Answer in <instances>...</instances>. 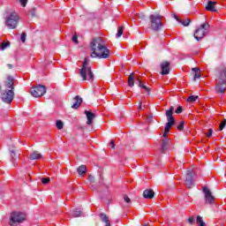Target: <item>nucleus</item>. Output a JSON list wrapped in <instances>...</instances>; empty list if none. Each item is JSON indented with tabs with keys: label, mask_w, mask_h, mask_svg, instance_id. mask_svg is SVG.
<instances>
[{
	"label": "nucleus",
	"mask_w": 226,
	"mask_h": 226,
	"mask_svg": "<svg viewBox=\"0 0 226 226\" xmlns=\"http://www.w3.org/2000/svg\"><path fill=\"white\" fill-rule=\"evenodd\" d=\"M92 50L91 57H98L99 59H109L110 56V49L105 46L103 39L97 37L94 38L90 42Z\"/></svg>",
	"instance_id": "1"
},
{
	"label": "nucleus",
	"mask_w": 226,
	"mask_h": 226,
	"mask_svg": "<svg viewBox=\"0 0 226 226\" xmlns=\"http://www.w3.org/2000/svg\"><path fill=\"white\" fill-rule=\"evenodd\" d=\"M15 78L11 75L6 77V80L4 82L5 89L1 94L2 101L4 103H11L13 102V98L15 97Z\"/></svg>",
	"instance_id": "2"
},
{
	"label": "nucleus",
	"mask_w": 226,
	"mask_h": 226,
	"mask_svg": "<svg viewBox=\"0 0 226 226\" xmlns=\"http://www.w3.org/2000/svg\"><path fill=\"white\" fill-rule=\"evenodd\" d=\"M216 82L215 91L218 94H224L226 91V66L225 64H221L216 72Z\"/></svg>",
	"instance_id": "3"
},
{
	"label": "nucleus",
	"mask_w": 226,
	"mask_h": 226,
	"mask_svg": "<svg viewBox=\"0 0 226 226\" xmlns=\"http://www.w3.org/2000/svg\"><path fill=\"white\" fill-rule=\"evenodd\" d=\"M19 22H20V16H19L17 11L6 12L4 25L7 26V29H17L19 27Z\"/></svg>",
	"instance_id": "4"
},
{
	"label": "nucleus",
	"mask_w": 226,
	"mask_h": 226,
	"mask_svg": "<svg viewBox=\"0 0 226 226\" xmlns=\"http://www.w3.org/2000/svg\"><path fill=\"white\" fill-rule=\"evenodd\" d=\"M79 75L82 80H87V76L89 80H93V71H91V64L87 63V58H85L83 62L82 68L79 70Z\"/></svg>",
	"instance_id": "5"
},
{
	"label": "nucleus",
	"mask_w": 226,
	"mask_h": 226,
	"mask_svg": "<svg viewBox=\"0 0 226 226\" xmlns=\"http://www.w3.org/2000/svg\"><path fill=\"white\" fill-rule=\"evenodd\" d=\"M26 220V214L22 212H12L10 215L9 224L11 226H17Z\"/></svg>",
	"instance_id": "6"
},
{
	"label": "nucleus",
	"mask_w": 226,
	"mask_h": 226,
	"mask_svg": "<svg viewBox=\"0 0 226 226\" xmlns=\"http://www.w3.org/2000/svg\"><path fill=\"white\" fill-rule=\"evenodd\" d=\"M149 19L151 20V29H153V31H160L161 27H163V24L162 23V15L152 14Z\"/></svg>",
	"instance_id": "7"
},
{
	"label": "nucleus",
	"mask_w": 226,
	"mask_h": 226,
	"mask_svg": "<svg viewBox=\"0 0 226 226\" xmlns=\"http://www.w3.org/2000/svg\"><path fill=\"white\" fill-rule=\"evenodd\" d=\"M209 27V23L205 22L195 31L194 38L197 41H200L206 34H207V28Z\"/></svg>",
	"instance_id": "8"
},
{
	"label": "nucleus",
	"mask_w": 226,
	"mask_h": 226,
	"mask_svg": "<svg viewBox=\"0 0 226 226\" xmlns=\"http://www.w3.org/2000/svg\"><path fill=\"white\" fill-rule=\"evenodd\" d=\"M30 93H31L32 96H34V98H40V97L43 96V94H45V93H47V88L43 85H38L35 87H32L30 89Z\"/></svg>",
	"instance_id": "9"
},
{
	"label": "nucleus",
	"mask_w": 226,
	"mask_h": 226,
	"mask_svg": "<svg viewBox=\"0 0 226 226\" xmlns=\"http://www.w3.org/2000/svg\"><path fill=\"white\" fill-rule=\"evenodd\" d=\"M193 177H195V172L192 170L186 171L185 184L187 188L193 186Z\"/></svg>",
	"instance_id": "10"
},
{
	"label": "nucleus",
	"mask_w": 226,
	"mask_h": 226,
	"mask_svg": "<svg viewBox=\"0 0 226 226\" xmlns=\"http://www.w3.org/2000/svg\"><path fill=\"white\" fill-rule=\"evenodd\" d=\"M203 193L205 194V200L207 204H215V197L207 187L203 188Z\"/></svg>",
	"instance_id": "11"
},
{
	"label": "nucleus",
	"mask_w": 226,
	"mask_h": 226,
	"mask_svg": "<svg viewBox=\"0 0 226 226\" xmlns=\"http://www.w3.org/2000/svg\"><path fill=\"white\" fill-rule=\"evenodd\" d=\"M161 74L162 75H169L170 73V63L169 62H162L161 64Z\"/></svg>",
	"instance_id": "12"
},
{
	"label": "nucleus",
	"mask_w": 226,
	"mask_h": 226,
	"mask_svg": "<svg viewBox=\"0 0 226 226\" xmlns=\"http://www.w3.org/2000/svg\"><path fill=\"white\" fill-rule=\"evenodd\" d=\"M168 123H166L165 128H164V133L162 134V137H167V134L170 133V129L174 124H176L175 120H167Z\"/></svg>",
	"instance_id": "13"
},
{
	"label": "nucleus",
	"mask_w": 226,
	"mask_h": 226,
	"mask_svg": "<svg viewBox=\"0 0 226 226\" xmlns=\"http://www.w3.org/2000/svg\"><path fill=\"white\" fill-rule=\"evenodd\" d=\"M85 114L87 116V124L91 125L93 124V119H94L96 117V115L91 111L88 110H85Z\"/></svg>",
	"instance_id": "14"
},
{
	"label": "nucleus",
	"mask_w": 226,
	"mask_h": 226,
	"mask_svg": "<svg viewBox=\"0 0 226 226\" xmlns=\"http://www.w3.org/2000/svg\"><path fill=\"white\" fill-rule=\"evenodd\" d=\"M170 144V139L167 137V134L165 137H163L162 140V153H164L169 147V145Z\"/></svg>",
	"instance_id": "15"
},
{
	"label": "nucleus",
	"mask_w": 226,
	"mask_h": 226,
	"mask_svg": "<svg viewBox=\"0 0 226 226\" xmlns=\"http://www.w3.org/2000/svg\"><path fill=\"white\" fill-rule=\"evenodd\" d=\"M207 11H216V2L209 1L206 6Z\"/></svg>",
	"instance_id": "16"
},
{
	"label": "nucleus",
	"mask_w": 226,
	"mask_h": 226,
	"mask_svg": "<svg viewBox=\"0 0 226 226\" xmlns=\"http://www.w3.org/2000/svg\"><path fill=\"white\" fill-rule=\"evenodd\" d=\"M82 104V98H80L79 95H76L74 97V103L72 106V109H79L80 105Z\"/></svg>",
	"instance_id": "17"
},
{
	"label": "nucleus",
	"mask_w": 226,
	"mask_h": 226,
	"mask_svg": "<svg viewBox=\"0 0 226 226\" xmlns=\"http://www.w3.org/2000/svg\"><path fill=\"white\" fill-rule=\"evenodd\" d=\"M143 197L145 199H153L154 197V192L153 190H145L143 192Z\"/></svg>",
	"instance_id": "18"
},
{
	"label": "nucleus",
	"mask_w": 226,
	"mask_h": 226,
	"mask_svg": "<svg viewBox=\"0 0 226 226\" xmlns=\"http://www.w3.org/2000/svg\"><path fill=\"white\" fill-rule=\"evenodd\" d=\"M128 86L129 87H133L135 86V75H133V72L128 77Z\"/></svg>",
	"instance_id": "19"
},
{
	"label": "nucleus",
	"mask_w": 226,
	"mask_h": 226,
	"mask_svg": "<svg viewBox=\"0 0 226 226\" xmlns=\"http://www.w3.org/2000/svg\"><path fill=\"white\" fill-rule=\"evenodd\" d=\"M172 114H174V107L171 106L170 109L166 110L167 120H174Z\"/></svg>",
	"instance_id": "20"
},
{
	"label": "nucleus",
	"mask_w": 226,
	"mask_h": 226,
	"mask_svg": "<svg viewBox=\"0 0 226 226\" xmlns=\"http://www.w3.org/2000/svg\"><path fill=\"white\" fill-rule=\"evenodd\" d=\"M11 160L15 162V160H19V156H20V154L17 150H10Z\"/></svg>",
	"instance_id": "21"
},
{
	"label": "nucleus",
	"mask_w": 226,
	"mask_h": 226,
	"mask_svg": "<svg viewBox=\"0 0 226 226\" xmlns=\"http://www.w3.org/2000/svg\"><path fill=\"white\" fill-rule=\"evenodd\" d=\"M40 158H41V154L37 151H34L30 154V160H40Z\"/></svg>",
	"instance_id": "22"
},
{
	"label": "nucleus",
	"mask_w": 226,
	"mask_h": 226,
	"mask_svg": "<svg viewBox=\"0 0 226 226\" xmlns=\"http://www.w3.org/2000/svg\"><path fill=\"white\" fill-rule=\"evenodd\" d=\"M102 222L106 223L105 226H110V221H109V217L105 214H101Z\"/></svg>",
	"instance_id": "23"
},
{
	"label": "nucleus",
	"mask_w": 226,
	"mask_h": 226,
	"mask_svg": "<svg viewBox=\"0 0 226 226\" xmlns=\"http://www.w3.org/2000/svg\"><path fill=\"white\" fill-rule=\"evenodd\" d=\"M78 174H79V176H82V174H86L87 169L86 168L85 165H81L78 168Z\"/></svg>",
	"instance_id": "24"
},
{
	"label": "nucleus",
	"mask_w": 226,
	"mask_h": 226,
	"mask_svg": "<svg viewBox=\"0 0 226 226\" xmlns=\"http://www.w3.org/2000/svg\"><path fill=\"white\" fill-rule=\"evenodd\" d=\"M123 33H124V27L119 26L116 34V38H121V36H123Z\"/></svg>",
	"instance_id": "25"
},
{
	"label": "nucleus",
	"mask_w": 226,
	"mask_h": 226,
	"mask_svg": "<svg viewBox=\"0 0 226 226\" xmlns=\"http://www.w3.org/2000/svg\"><path fill=\"white\" fill-rule=\"evenodd\" d=\"M198 99H199V96L191 95L187 98V102H189V103H193V102H197Z\"/></svg>",
	"instance_id": "26"
},
{
	"label": "nucleus",
	"mask_w": 226,
	"mask_h": 226,
	"mask_svg": "<svg viewBox=\"0 0 226 226\" xmlns=\"http://www.w3.org/2000/svg\"><path fill=\"white\" fill-rule=\"evenodd\" d=\"M196 223H198L200 226H206V222H204L200 215L197 217Z\"/></svg>",
	"instance_id": "27"
},
{
	"label": "nucleus",
	"mask_w": 226,
	"mask_h": 226,
	"mask_svg": "<svg viewBox=\"0 0 226 226\" xmlns=\"http://www.w3.org/2000/svg\"><path fill=\"white\" fill-rule=\"evenodd\" d=\"M80 215H82V212L79 209H75L72 211V216L74 218H79V216H80Z\"/></svg>",
	"instance_id": "28"
},
{
	"label": "nucleus",
	"mask_w": 226,
	"mask_h": 226,
	"mask_svg": "<svg viewBox=\"0 0 226 226\" xmlns=\"http://www.w3.org/2000/svg\"><path fill=\"white\" fill-rule=\"evenodd\" d=\"M8 47H10V41L2 42V43L0 44V49H1V50H4L5 49H8Z\"/></svg>",
	"instance_id": "29"
},
{
	"label": "nucleus",
	"mask_w": 226,
	"mask_h": 226,
	"mask_svg": "<svg viewBox=\"0 0 226 226\" xmlns=\"http://www.w3.org/2000/svg\"><path fill=\"white\" fill-rule=\"evenodd\" d=\"M64 126V124H63V121H61V120L56 121V128L58 130H63Z\"/></svg>",
	"instance_id": "30"
},
{
	"label": "nucleus",
	"mask_w": 226,
	"mask_h": 226,
	"mask_svg": "<svg viewBox=\"0 0 226 226\" xmlns=\"http://www.w3.org/2000/svg\"><path fill=\"white\" fill-rule=\"evenodd\" d=\"M139 87L145 89V91L149 92V88L147 87H146V85L142 84V81H140V80H139Z\"/></svg>",
	"instance_id": "31"
},
{
	"label": "nucleus",
	"mask_w": 226,
	"mask_h": 226,
	"mask_svg": "<svg viewBox=\"0 0 226 226\" xmlns=\"http://www.w3.org/2000/svg\"><path fill=\"white\" fill-rule=\"evenodd\" d=\"M225 125H226V119H224L223 121L221 122L220 125H219V128L220 130H223L225 128Z\"/></svg>",
	"instance_id": "32"
},
{
	"label": "nucleus",
	"mask_w": 226,
	"mask_h": 226,
	"mask_svg": "<svg viewBox=\"0 0 226 226\" xmlns=\"http://www.w3.org/2000/svg\"><path fill=\"white\" fill-rule=\"evenodd\" d=\"M27 34H26V33H22L21 34V37H20V40L22 41V43H25L26 42V38Z\"/></svg>",
	"instance_id": "33"
},
{
	"label": "nucleus",
	"mask_w": 226,
	"mask_h": 226,
	"mask_svg": "<svg viewBox=\"0 0 226 226\" xmlns=\"http://www.w3.org/2000/svg\"><path fill=\"white\" fill-rule=\"evenodd\" d=\"M42 185H49L50 183V178H41Z\"/></svg>",
	"instance_id": "34"
},
{
	"label": "nucleus",
	"mask_w": 226,
	"mask_h": 226,
	"mask_svg": "<svg viewBox=\"0 0 226 226\" xmlns=\"http://www.w3.org/2000/svg\"><path fill=\"white\" fill-rule=\"evenodd\" d=\"M183 26H190V19H185L181 22Z\"/></svg>",
	"instance_id": "35"
},
{
	"label": "nucleus",
	"mask_w": 226,
	"mask_h": 226,
	"mask_svg": "<svg viewBox=\"0 0 226 226\" xmlns=\"http://www.w3.org/2000/svg\"><path fill=\"white\" fill-rule=\"evenodd\" d=\"M185 128V122H180V124L177 126V130L181 131Z\"/></svg>",
	"instance_id": "36"
},
{
	"label": "nucleus",
	"mask_w": 226,
	"mask_h": 226,
	"mask_svg": "<svg viewBox=\"0 0 226 226\" xmlns=\"http://www.w3.org/2000/svg\"><path fill=\"white\" fill-rule=\"evenodd\" d=\"M188 222H189L191 225H193V223H195V217H189V218H188Z\"/></svg>",
	"instance_id": "37"
},
{
	"label": "nucleus",
	"mask_w": 226,
	"mask_h": 226,
	"mask_svg": "<svg viewBox=\"0 0 226 226\" xmlns=\"http://www.w3.org/2000/svg\"><path fill=\"white\" fill-rule=\"evenodd\" d=\"M181 112H183V108L181 106H179L176 109V114H181Z\"/></svg>",
	"instance_id": "38"
},
{
	"label": "nucleus",
	"mask_w": 226,
	"mask_h": 226,
	"mask_svg": "<svg viewBox=\"0 0 226 226\" xmlns=\"http://www.w3.org/2000/svg\"><path fill=\"white\" fill-rule=\"evenodd\" d=\"M124 202H126L127 204H129V202H131L130 198L128 197V195H124Z\"/></svg>",
	"instance_id": "39"
},
{
	"label": "nucleus",
	"mask_w": 226,
	"mask_h": 226,
	"mask_svg": "<svg viewBox=\"0 0 226 226\" xmlns=\"http://www.w3.org/2000/svg\"><path fill=\"white\" fill-rule=\"evenodd\" d=\"M19 3L21 4V6L26 7V4H27V0H19Z\"/></svg>",
	"instance_id": "40"
},
{
	"label": "nucleus",
	"mask_w": 226,
	"mask_h": 226,
	"mask_svg": "<svg viewBox=\"0 0 226 226\" xmlns=\"http://www.w3.org/2000/svg\"><path fill=\"white\" fill-rule=\"evenodd\" d=\"M72 41H73L74 43H79V40H78L77 34H74V35L72 36Z\"/></svg>",
	"instance_id": "41"
},
{
	"label": "nucleus",
	"mask_w": 226,
	"mask_h": 226,
	"mask_svg": "<svg viewBox=\"0 0 226 226\" xmlns=\"http://www.w3.org/2000/svg\"><path fill=\"white\" fill-rule=\"evenodd\" d=\"M197 79H200V72H195L194 73V80H197Z\"/></svg>",
	"instance_id": "42"
},
{
	"label": "nucleus",
	"mask_w": 226,
	"mask_h": 226,
	"mask_svg": "<svg viewBox=\"0 0 226 226\" xmlns=\"http://www.w3.org/2000/svg\"><path fill=\"white\" fill-rule=\"evenodd\" d=\"M88 181H90L91 183H94V177H93V175L88 176Z\"/></svg>",
	"instance_id": "43"
},
{
	"label": "nucleus",
	"mask_w": 226,
	"mask_h": 226,
	"mask_svg": "<svg viewBox=\"0 0 226 226\" xmlns=\"http://www.w3.org/2000/svg\"><path fill=\"white\" fill-rule=\"evenodd\" d=\"M213 135V130L209 129L208 132L207 133V137H211Z\"/></svg>",
	"instance_id": "44"
},
{
	"label": "nucleus",
	"mask_w": 226,
	"mask_h": 226,
	"mask_svg": "<svg viewBox=\"0 0 226 226\" xmlns=\"http://www.w3.org/2000/svg\"><path fill=\"white\" fill-rule=\"evenodd\" d=\"M192 72H194V73H197L198 72H200V69L194 67L192 68Z\"/></svg>",
	"instance_id": "45"
},
{
	"label": "nucleus",
	"mask_w": 226,
	"mask_h": 226,
	"mask_svg": "<svg viewBox=\"0 0 226 226\" xmlns=\"http://www.w3.org/2000/svg\"><path fill=\"white\" fill-rule=\"evenodd\" d=\"M111 149H116V144L114 143V140H111Z\"/></svg>",
	"instance_id": "46"
},
{
	"label": "nucleus",
	"mask_w": 226,
	"mask_h": 226,
	"mask_svg": "<svg viewBox=\"0 0 226 226\" xmlns=\"http://www.w3.org/2000/svg\"><path fill=\"white\" fill-rule=\"evenodd\" d=\"M138 109L139 110H142V102H139Z\"/></svg>",
	"instance_id": "47"
},
{
	"label": "nucleus",
	"mask_w": 226,
	"mask_h": 226,
	"mask_svg": "<svg viewBox=\"0 0 226 226\" xmlns=\"http://www.w3.org/2000/svg\"><path fill=\"white\" fill-rule=\"evenodd\" d=\"M139 19H145L146 17L144 16V14H139L138 15Z\"/></svg>",
	"instance_id": "48"
},
{
	"label": "nucleus",
	"mask_w": 226,
	"mask_h": 226,
	"mask_svg": "<svg viewBox=\"0 0 226 226\" xmlns=\"http://www.w3.org/2000/svg\"><path fill=\"white\" fill-rule=\"evenodd\" d=\"M7 66H8V68H10V70H11V68H13V65L11 64H8Z\"/></svg>",
	"instance_id": "49"
},
{
	"label": "nucleus",
	"mask_w": 226,
	"mask_h": 226,
	"mask_svg": "<svg viewBox=\"0 0 226 226\" xmlns=\"http://www.w3.org/2000/svg\"><path fill=\"white\" fill-rule=\"evenodd\" d=\"M174 17H175L176 20H179V19H177V16H174Z\"/></svg>",
	"instance_id": "50"
},
{
	"label": "nucleus",
	"mask_w": 226,
	"mask_h": 226,
	"mask_svg": "<svg viewBox=\"0 0 226 226\" xmlns=\"http://www.w3.org/2000/svg\"><path fill=\"white\" fill-rule=\"evenodd\" d=\"M0 89H1V86H0Z\"/></svg>",
	"instance_id": "51"
}]
</instances>
